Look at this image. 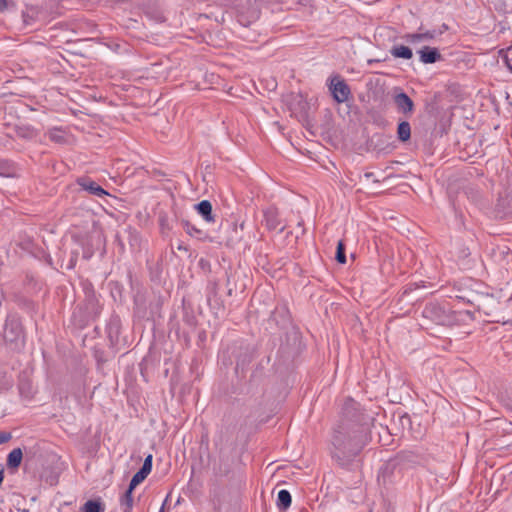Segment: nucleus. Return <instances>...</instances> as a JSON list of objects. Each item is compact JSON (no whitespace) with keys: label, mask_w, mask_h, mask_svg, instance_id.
I'll return each mask as SVG.
<instances>
[{"label":"nucleus","mask_w":512,"mask_h":512,"mask_svg":"<svg viewBox=\"0 0 512 512\" xmlns=\"http://www.w3.org/2000/svg\"><path fill=\"white\" fill-rule=\"evenodd\" d=\"M423 318L442 326L466 324L473 319V314L467 310H454L448 303L427 302L422 311Z\"/></svg>","instance_id":"obj_1"},{"label":"nucleus","mask_w":512,"mask_h":512,"mask_svg":"<svg viewBox=\"0 0 512 512\" xmlns=\"http://www.w3.org/2000/svg\"><path fill=\"white\" fill-rule=\"evenodd\" d=\"M333 451L332 457L337 463L346 468L350 469L351 466V439L349 436V423L342 422L334 429V435L332 439Z\"/></svg>","instance_id":"obj_2"},{"label":"nucleus","mask_w":512,"mask_h":512,"mask_svg":"<svg viewBox=\"0 0 512 512\" xmlns=\"http://www.w3.org/2000/svg\"><path fill=\"white\" fill-rule=\"evenodd\" d=\"M373 425V415L354 406V456L356 449L361 450L371 442Z\"/></svg>","instance_id":"obj_3"},{"label":"nucleus","mask_w":512,"mask_h":512,"mask_svg":"<svg viewBox=\"0 0 512 512\" xmlns=\"http://www.w3.org/2000/svg\"><path fill=\"white\" fill-rule=\"evenodd\" d=\"M3 338L12 349H18L24 343V331L16 315H8L4 325Z\"/></svg>","instance_id":"obj_4"},{"label":"nucleus","mask_w":512,"mask_h":512,"mask_svg":"<svg viewBox=\"0 0 512 512\" xmlns=\"http://www.w3.org/2000/svg\"><path fill=\"white\" fill-rule=\"evenodd\" d=\"M84 301L79 304L74 312V315H79L80 322L86 323L95 319L101 312L98 298L93 290L86 291Z\"/></svg>","instance_id":"obj_5"},{"label":"nucleus","mask_w":512,"mask_h":512,"mask_svg":"<svg viewBox=\"0 0 512 512\" xmlns=\"http://www.w3.org/2000/svg\"><path fill=\"white\" fill-rule=\"evenodd\" d=\"M328 87L333 99L338 104H342L349 99L351 89L340 75L331 76L329 79Z\"/></svg>","instance_id":"obj_6"},{"label":"nucleus","mask_w":512,"mask_h":512,"mask_svg":"<svg viewBox=\"0 0 512 512\" xmlns=\"http://www.w3.org/2000/svg\"><path fill=\"white\" fill-rule=\"evenodd\" d=\"M392 100L397 112L403 114L406 118L414 113V101L401 88L394 89Z\"/></svg>","instance_id":"obj_7"},{"label":"nucleus","mask_w":512,"mask_h":512,"mask_svg":"<svg viewBox=\"0 0 512 512\" xmlns=\"http://www.w3.org/2000/svg\"><path fill=\"white\" fill-rule=\"evenodd\" d=\"M262 223L269 231L278 230L279 233H282L286 228V226L282 224L278 209L273 206L263 210Z\"/></svg>","instance_id":"obj_8"},{"label":"nucleus","mask_w":512,"mask_h":512,"mask_svg":"<svg viewBox=\"0 0 512 512\" xmlns=\"http://www.w3.org/2000/svg\"><path fill=\"white\" fill-rule=\"evenodd\" d=\"M393 459L397 466L408 468L421 464L423 457L416 451L403 450L399 451Z\"/></svg>","instance_id":"obj_9"},{"label":"nucleus","mask_w":512,"mask_h":512,"mask_svg":"<svg viewBox=\"0 0 512 512\" xmlns=\"http://www.w3.org/2000/svg\"><path fill=\"white\" fill-rule=\"evenodd\" d=\"M411 427V419L410 416L406 413L404 414H394L392 418V427L389 428V433L391 435H399L401 434L405 429H410Z\"/></svg>","instance_id":"obj_10"},{"label":"nucleus","mask_w":512,"mask_h":512,"mask_svg":"<svg viewBox=\"0 0 512 512\" xmlns=\"http://www.w3.org/2000/svg\"><path fill=\"white\" fill-rule=\"evenodd\" d=\"M76 183L81 187L82 190L87 191L89 194L103 197L108 193L95 181L89 177H79Z\"/></svg>","instance_id":"obj_11"},{"label":"nucleus","mask_w":512,"mask_h":512,"mask_svg":"<svg viewBox=\"0 0 512 512\" xmlns=\"http://www.w3.org/2000/svg\"><path fill=\"white\" fill-rule=\"evenodd\" d=\"M419 60L423 64H434L442 59V55L438 48L424 46L419 51Z\"/></svg>","instance_id":"obj_12"},{"label":"nucleus","mask_w":512,"mask_h":512,"mask_svg":"<svg viewBox=\"0 0 512 512\" xmlns=\"http://www.w3.org/2000/svg\"><path fill=\"white\" fill-rule=\"evenodd\" d=\"M23 460V452L21 448H15L9 452L6 459L7 469L11 473H15L20 467Z\"/></svg>","instance_id":"obj_13"},{"label":"nucleus","mask_w":512,"mask_h":512,"mask_svg":"<svg viewBox=\"0 0 512 512\" xmlns=\"http://www.w3.org/2000/svg\"><path fill=\"white\" fill-rule=\"evenodd\" d=\"M195 209L206 222H215V216L212 212V204L208 200H202L195 205Z\"/></svg>","instance_id":"obj_14"},{"label":"nucleus","mask_w":512,"mask_h":512,"mask_svg":"<svg viewBox=\"0 0 512 512\" xmlns=\"http://www.w3.org/2000/svg\"><path fill=\"white\" fill-rule=\"evenodd\" d=\"M181 224H182L185 232L188 235H190L192 237H195V238H197L199 240H206V239H208V234L205 231L197 228L195 225L190 223L188 220H184L183 219L181 221Z\"/></svg>","instance_id":"obj_15"},{"label":"nucleus","mask_w":512,"mask_h":512,"mask_svg":"<svg viewBox=\"0 0 512 512\" xmlns=\"http://www.w3.org/2000/svg\"><path fill=\"white\" fill-rule=\"evenodd\" d=\"M390 54L394 58H401L406 60H409L413 57L412 49L405 45H393L390 49Z\"/></svg>","instance_id":"obj_16"},{"label":"nucleus","mask_w":512,"mask_h":512,"mask_svg":"<svg viewBox=\"0 0 512 512\" xmlns=\"http://www.w3.org/2000/svg\"><path fill=\"white\" fill-rule=\"evenodd\" d=\"M356 512H388L383 503L366 502L357 504Z\"/></svg>","instance_id":"obj_17"},{"label":"nucleus","mask_w":512,"mask_h":512,"mask_svg":"<svg viewBox=\"0 0 512 512\" xmlns=\"http://www.w3.org/2000/svg\"><path fill=\"white\" fill-rule=\"evenodd\" d=\"M108 337L112 344L118 343V337L120 334V321L118 318L112 319L107 327Z\"/></svg>","instance_id":"obj_18"},{"label":"nucleus","mask_w":512,"mask_h":512,"mask_svg":"<svg viewBox=\"0 0 512 512\" xmlns=\"http://www.w3.org/2000/svg\"><path fill=\"white\" fill-rule=\"evenodd\" d=\"M411 137V126L406 120L399 122L397 127V138L401 142H406Z\"/></svg>","instance_id":"obj_19"},{"label":"nucleus","mask_w":512,"mask_h":512,"mask_svg":"<svg viewBox=\"0 0 512 512\" xmlns=\"http://www.w3.org/2000/svg\"><path fill=\"white\" fill-rule=\"evenodd\" d=\"M292 502L291 494L288 490L282 489L278 492L277 507L279 510H286L290 507Z\"/></svg>","instance_id":"obj_20"},{"label":"nucleus","mask_w":512,"mask_h":512,"mask_svg":"<svg viewBox=\"0 0 512 512\" xmlns=\"http://www.w3.org/2000/svg\"><path fill=\"white\" fill-rule=\"evenodd\" d=\"M81 512H105V506L100 500H88L81 507Z\"/></svg>","instance_id":"obj_21"},{"label":"nucleus","mask_w":512,"mask_h":512,"mask_svg":"<svg viewBox=\"0 0 512 512\" xmlns=\"http://www.w3.org/2000/svg\"><path fill=\"white\" fill-rule=\"evenodd\" d=\"M134 489H131V487L128 486V489L126 492L122 495L120 499V503L122 506H124L123 512H132L133 507V493Z\"/></svg>","instance_id":"obj_22"},{"label":"nucleus","mask_w":512,"mask_h":512,"mask_svg":"<svg viewBox=\"0 0 512 512\" xmlns=\"http://www.w3.org/2000/svg\"><path fill=\"white\" fill-rule=\"evenodd\" d=\"M396 466L397 465L394 462V459H392L389 462L385 463L383 465V467L381 468L379 474H378V480H380V478L382 477L384 483H386V479L391 477V475L393 474Z\"/></svg>","instance_id":"obj_23"},{"label":"nucleus","mask_w":512,"mask_h":512,"mask_svg":"<svg viewBox=\"0 0 512 512\" xmlns=\"http://www.w3.org/2000/svg\"><path fill=\"white\" fill-rule=\"evenodd\" d=\"M494 8L503 13L512 11V0H491Z\"/></svg>","instance_id":"obj_24"},{"label":"nucleus","mask_w":512,"mask_h":512,"mask_svg":"<svg viewBox=\"0 0 512 512\" xmlns=\"http://www.w3.org/2000/svg\"><path fill=\"white\" fill-rule=\"evenodd\" d=\"M335 259L340 264H345L347 261L345 253V244L342 240H340L337 244Z\"/></svg>","instance_id":"obj_25"},{"label":"nucleus","mask_w":512,"mask_h":512,"mask_svg":"<svg viewBox=\"0 0 512 512\" xmlns=\"http://www.w3.org/2000/svg\"><path fill=\"white\" fill-rule=\"evenodd\" d=\"M338 114L345 120L348 118V121H351V105L349 104V99L338 106Z\"/></svg>","instance_id":"obj_26"},{"label":"nucleus","mask_w":512,"mask_h":512,"mask_svg":"<svg viewBox=\"0 0 512 512\" xmlns=\"http://www.w3.org/2000/svg\"><path fill=\"white\" fill-rule=\"evenodd\" d=\"M148 476L147 473H145L144 471H142L141 469H139L132 477L130 483H129V487H131V489H135L140 483H142L146 477Z\"/></svg>","instance_id":"obj_27"},{"label":"nucleus","mask_w":512,"mask_h":512,"mask_svg":"<svg viewBox=\"0 0 512 512\" xmlns=\"http://www.w3.org/2000/svg\"><path fill=\"white\" fill-rule=\"evenodd\" d=\"M0 175L5 177H11L14 175V167L9 161H0Z\"/></svg>","instance_id":"obj_28"},{"label":"nucleus","mask_w":512,"mask_h":512,"mask_svg":"<svg viewBox=\"0 0 512 512\" xmlns=\"http://www.w3.org/2000/svg\"><path fill=\"white\" fill-rule=\"evenodd\" d=\"M404 39L411 43V44H416V43H420L423 40V37H422V34H421V31H419L418 33H409V34H406L404 36Z\"/></svg>","instance_id":"obj_29"},{"label":"nucleus","mask_w":512,"mask_h":512,"mask_svg":"<svg viewBox=\"0 0 512 512\" xmlns=\"http://www.w3.org/2000/svg\"><path fill=\"white\" fill-rule=\"evenodd\" d=\"M419 31H421L422 37L424 41L433 40L438 36L436 29L423 31V27H419Z\"/></svg>","instance_id":"obj_30"},{"label":"nucleus","mask_w":512,"mask_h":512,"mask_svg":"<svg viewBox=\"0 0 512 512\" xmlns=\"http://www.w3.org/2000/svg\"><path fill=\"white\" fill-rule=\"evenodd\" d=\"M16 133L22 138H31L33 136V130L29 127H18Z\"/></svg>","instance_id":"obj_31"},{"label":"nucleus","mask_w":512,"mask_h":512,"mask_svg":"<svg viewBox=\"0 0 512 512\" xmlns=\"http://www.w3.org/2000/svg\"><path fill=\"white\" fill-rule=\"evenodd\" d=\"M159 224L162 228V230L167 229L170 230L169 222H168V215L164 212L159 213L158 217Z\"/></svg>","instance_id":"obj_32"},{"label":"nucleus","mask_w":512,"mask_h":512,"mask_svg":"<svg viewBox=\"0 0 512 512\" xmlns=\"http://www.w3.org/2000/svg\"><path fill=\"white\" fill-rule=\"evenodd\" d=\"M152 459H153L152 455L149 454L145 458L144 463H143L142 467L140 468L142 471H144L148 475L150 474V472L152 470Z\"/></svg>","instance_id":"obj_33"},{"label":"nucleus","mask_w":512,"mask_h":512,"mask_svg":"<svg viewBox=\"0 0 512 512\" xmlns=\"http://www.w3.org/2000/svg\"><path fill=\"white\" fill-rule=\"evenodd\" d=\"M12 439L11 432L0 431V445L9 442Z\"/></svg>","instance_id":"obj_34"},{"label":"nucleus","mask_w":512,"mask_h":512,"mask_svg":"<svg viewBox=\"0 0 512 512\" xmlns=\"http://www.w3.org/2000/svg\"><path fill=\"white\" fill-rule=\"evenodd\" d=\"M127 234H128V238H129V241H130V244L133 246L137 243L138 241V236L136 233H134L133 231H126Z\"/></svg>","instance_id":"obj_35"},{"label":"nucleus","mask_w":512,"mask_h":512,"mask_svg":"<svg viewBox=\"0 0 512 512\" xmlns=\"http://www.w3.org/2000/svg\"><path fill=\"white\" fill-rule=\"evenodd\" d=\"M350 398L347 397L346 399V402L344 403L343 405V408H342V411H343V414L348 416L350 414Z\"/></svg>","instance_id":"obj_36"},{"label":"nucleus","mask_w":512,"mask_h":512,"mask_svg":"<svg viewBox=\"0 0 512 512\" xmlns=\"http://www.w3.org/2000/svg\"><path fill=\"white\" fill-rule=\"evenodd\" d=\"M373 177H374V174L372 172H365L363 175H360L359 179H360L361 182L362 181L368 182Z\"/></svg>","instance_id":"obj_37"},{"label":"nucleus","mask_w":512,"mask_h":512,"mask_svg":"<svg viewBox=\"0 0 512 512\" xmlns=\"http://www.w3.org/2000/svg\"><path fill=\"white\" fill-rule=\"evenodd\" d=\"M449 29L448 25L443 23L439 29H436L438 36L442 35Z\"/></svg>","instance_id":"obj_38"},{"label":"nucleus","mask_w":512,"mask_h":512,"mask_svg":"<svg viewBox=\"0 0 512 512\" xmlns=\"http://www.w3.org/2000/svg\"><path fill=\"white\" fill-rule=\"evenodd\" d=\"M116 242L118 243L120 249L123 251L124 250V243L121 239V236L118 234L116 235Z\"/></svg>","instance_id":"obj_39"},{"label":"nucleus","mask_w":512,"mask_h":512,"mask_svg":"<svg viewBox=\"0 0 512 512\" xmlns=\"http://www.w3.org/2000/svg\"><path fill=\"white\" fill-rule=\"evenodd\" d=\"M7 7V1L6 0H0V11L6 9Z\"/></svg>","instance_id":"obj_40"},{"label":"nucleus","mask_w":512,"mask_h":512,"mask_svg":"<svg viewBox=\"0 0 512 512\" xmlns=\"http://www.w3.org/2000/svg\"><path fill=\"white\" fill-rule=\"evenodd\" d=\"M503 59L506 62L508 69L512 72V65L510 64L508 57L505 55L503 56Z\"/></svg>","instance_id":"obj_41"},{"label":"nucleus","mask_w":512,"mask_h":512,"mask_svg":"<svg viewBox=\"0 0 512 512\" xmlns=\"http://www.w3.org/2000/svg\"><path fill=\"white\" fill-rule=\"evenodd\" d=\"M51 138H52L53 140H57V141L59 140V139H58V136H53V135H52V136H51Z\"/></svg>","instance_id":"obj_42"},{"label":"nucleus","mask_w":512,"mask_h":512,"mask_svg":"<svg viewBox=\"0 0 512 512\" xmlns=\"http://www.w3.org/2000/svg\"><path fill=\"white\" fill-rule=\"evenodd\" d=\"M51 138H52L53 140H57V141L59 140V139H58V136H53V135H52V136H51Z\"/></svg>","instance_id":"obj_43"},{"label":"nucleus","mask_w":512,"mask_h":512,"mask_svg":"<svg viewBox=\"0 0 512 512\" xmlns=\"http://www.w3.org/2000/svg\"><path fill=\"white\" fill-rule=\"evenodd\" d=\"M220 473H222V474H227V473H228V470H224V471H221V470H220Z\"/></svg>","instance_id":"obj_44"},{"label":"nucleus","mask_w":512,"mask_h":512,"mask_svg":"<svg viewBox=\"0 0 512 512\" xmlns=\"http://www.w3.org/2000/svg\"><path fill=\"white\" fill-rule=\"evenodd\" d=\"M164 505H165V503L162 505V507H161L159 512H164Z\"/></svg>","instance_id":"obj_45"},{"label":"nucleus","mask_w":512,"mask_h":512,"mask_svg":"<svg viewBox=\"0 0 512 512\" xmlns=\"http://www.w3.org/2000/svg\"><path fill=\"white\" fill-rule=\"evenodd\" d=\"M302 225H303V222H302V221H300V222L298 223V226H299V227H301Z\"/></svg>","instance_id":"obj_46"}]
</instances>
